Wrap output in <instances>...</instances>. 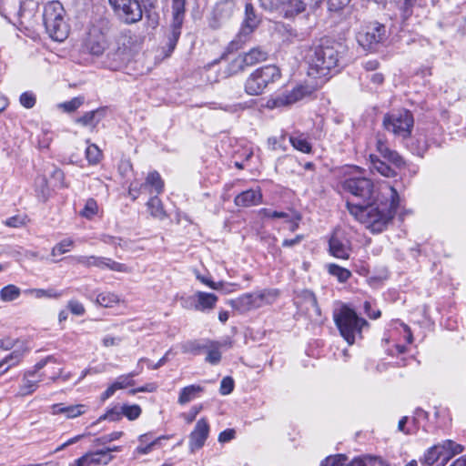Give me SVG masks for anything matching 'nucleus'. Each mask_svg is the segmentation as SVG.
Instances as JSON below:
<instances>
[{"label": "nucleus", "instance_id": "f257e3e1", "mask_svg": "<svg viewBox=\"0 0 466 466\" xmlns=\"http://www.w3.org/2000/svg\"><path fill=\"white\" fill-rule=\"evenodd\" d=\"M342 188L360 201H347L350 214L373 233L382 232L393 219L399 207L397 190L383 182L374 187L366 177H350L343 181Z\"/></svg>", "mask_w": 466, "mask_h": 466}, {"label": "nucleus", "instance_id": "f03ea898", "mask_svg": "<svg viewBox=\"0 0 466 466\" xmlns=\"http://www.w3.org/2000/svg\"><path fill=\"white\" fill-rule=\"evenodd\" d=\"M343 46L329 40H322L312 46L307 54L309 75L313 77H327L338 73L340 68Z\"/></svg>", "mask_w": 466, "mask_h": 466}, {"label": "nucleus", "instance_id": "7ed1b4c3", "mask_svg": "<svg viewBox=\"0 0 466 466\" xmlns=\"http://www.w3.org/2000/svg\"><path fill=\"white\" fill-rule=\"evenodd\" d=\"M65 9L58 1H50L44 6L43 22L49 36L58 42L65 40L69 33V26L65 20Z\"/></svg>", "mask_w": 466, "mask_h": 466}, {"label": "nucleus", "instance_id": "20e7f679", "mask_svg": "<svg viewBox=\"0 0 466 466\" xmlns=\"http://www.w3.org/2000/svg\"><path fill=\"white\" fill-rule=\"evenodd\" d=\"M335 323L349 345L354 344L358 337L361 338L362 328L368 324L364 319L358 317L354 310L346 307L335 316Z\"/></svg>", "mask_w": 466, "mask_h": 466}, {"label": "nucleus", "instance_id": "39448f33", "mask_svg": "<svg viewBox=\"0 0 466 466\" xmlns=\"http://www.w3.org/2000/svg\"><path fill=\"white\" fill-rule=\"evenodd\" d=\"M280 76V69L274 65L259 67L247 78L245 91L249 96L261 95L269 84L276 82Z\"/></svg>", "mask_w": 466, "mask_h": 466}, {"label": "nucleus", "instance_id": "423d86ee", "mask_svg": "<svg viewBox=\"0 0 466 466\" xmlns=\"http://www.w3.org/2000/svg\"><path fill=\"white\" fill-rule=\"evenodd\" d=\"M370 168L380 175L390 177L395 175L393 167H400L403 164L402 157L390 147H378L375 154H370Z\"/></svg>", "mask_w": 466, "mask_h": 466}, {"label": "nucleus", "instance_id": "0eeeda50", "mask_svg": "<svg viewBox=\"0 0 466 466\" xmlns=\"http://www.w3.org/2000/svg\"><path fill=\"white\" fill-rule=\"evenodd\" d=\"M277 296L278 292L276 290L246 293L232 300L231 305L237 310L246 312L258 309L267 304H271Z\"/></svg>", "mask_w": 466, "mask_h": 466}, {"label": "nucleus", "instance_id": "6e6552de", "mask_svg": "<svg viewBox=\"0 0 466 466\" xmlns=\"http://www.w3.org/2000/svg\"><path fill=\"white\" fill-rule=\"evenodd\" d=\"M413 123L412 114L406 109L386 115L383 120V125L388 131L402 138L410 136Z\"/></svg>", "mask_w": 466, "mask_h": 466}, {"label": "nucleus", "instance_id": "1a4fd4ad", "mask_svg": "<svg viewBox=\"0 0 466 466\" xmlns=\"http://www.w3.org/2000/svg\"><path fill=\"white\" fill-rule=\"evenodd\" d=\"M116 15L125 24L137 23L143 17L139 0H108Z\"/></svg>", "mask_w": 466, "mask_h": 466}, {"label": "nucleus", "instance_id": "9d476101", "mask_svg": "<svg viewBox=\"0 0 466 466\" xmlns=\"http://www.w3.org/2000/svg\"><path fill=\"white\" fill-rule=\"evenodd\" d=\"M385 35V27L378 23L363 26L357 34V41L365 50H374Z\"/></svg>", "mask_w": 466, "mask_h": 466}, {"label": "nucleus", "instance_id": "9b49d317", "mask_svg": "<svg viewBox=\"0 0 466 466\" xmlns=\"http://www.w3.org/2000/svg\"><path fill=\"white\" fill-rule=\"evenodd\" d=\"M267 58L268 52L266 50L261 47H254L248 52L234 58L228 66V71L231 74H237L248 66H252L257 63L265 61Z\"/></svg>", "mask_w": 466, "mask_h": 466}, {"label": "nucleus", "instance_id": "f8f14e48", "mask_svg": "<svg viewBox=\"0 0 466 466\" xmlns=\"http://www.w3.org/2000/svg\"><path fill=\"white\" fill-rule=\"evenodd\" d=\"M106 28L104 25H93L87 33L85 46L94 56H101L107 48Z\"/></svg>", "mask_w": 466, "mask_h": 466}, {"label": "nucleus", "instance_id": "ddd939ff", "mask_svg": "<svg viewBox=\"0 0 466 466\" xmlns=\"http://www.w3.org/2000/svg\"><path fill=\"white\" fill-rule=\"evenodd\" d=\"M186 0H172L173 21L168 35V46L170 51L174 50L181 34V26L185 16Z\"/></svg>", "mask_w": 466, "mask_h": 466}, {"label": "nucleus", "instance_id": "4468645a", "mask_svg": "<svg viewBox=\"0 0 466 466\" xmlns=\"http://www.w3.org/2000/svg\"><path fill=\"white\" fill-rule=\"evenodd\" d=\"M346 458L342 455L328 457L320 466H344ZM347 466H388V464L377 457H364L354 459Z\"/></svg>", "mask_w": 466, "mask_h": 466}, {"label": "nucleus", "instance_id": "2eb2a0df", "mask_svg": "<svg viewBox=\"0 0 466 466\" xmlns=\"http://www.w3.org/2000/svg\"><path fill=\"white\" fill-rule=\"evenodd\" d=\"M330 254L340 259H348L351 248L350 240L339 230L335 231L329 241Z\"/></svg>", "mask_w": 466, "mask_h": 466}, {"label": "nucleus", "instance_id": "dca6fc26", "mask_svg": "<svg viewBox=\"0 0 466 466\" xmlns=\"http://www.w3.org/2000/svg\"><path fill=\"white\" fill-rule=\"evenodd\" d=\"M209 434V424L207 419L202 418L198 420L194 430L189 435V450L191 452L201 449Z\"/></svg>", "mask_w": 466, "mask_h": 466}, {"label": "nucleus", "instance_id": "f3484780", "mask_svg": "<svg viewBox=\"0 0 466 466\" xmlns=\"http://www.w3.org/2000/svg\"><path fill=\"white\" fill-rule=\"evenodd\" d=\"M260 24V18L256 14L255 8L251 3H248L245 5V17L242 22L238 37L240 40H245L250 35L254 30Z\"/></svg>", "mask_w": 466, "mask_h": 466}, {"label": "nucleus", "instance_id": "a211bd4d", "mask_svg": "<svg viewBox=\"0 0 466 466\" xmlns=\"http://www.w3.org/2000/svg\"><path fill=\"white\" fill-rule=\"evenodd\" d=\"M310 91L307 86H298L291 91L283 93L272 99V107H280L292 105L309 95Z\"/></svg>", "mask_w": 466, "mask_h": 466}, {"label": "nucleus", "instance_id": "6ab92c4d", "mask_svg": "<svg viewBox=\"0 0 466 466\" xmlns=\"http://www.w3.org/2000/svg\"><path fill=\"white\" fill-rule=\"evenodd\" d=\"M137 376V372H129L121 375L102 393L101 400H106L112 397L117 390L126 389L135 384L134 378Z\"/></svg>", "mask_w": 466, "mask_h": 466}, {"label": "nucleus", "instance_id": "aec40b11", "mask_svg": "<svg viewBox=\"0 0 466 466\" xmlns=\"http://www.w3.org/2000/svg\"><path fill=\"white\" fill-rule=\"evenodd\" d=\"M238 207L248 208L257 206L262 202V194L259 187L245 190L236 196L234 199Z\"/></svg>", "mask_w": 466, "mask_h": 466}, {"label": "nucleus", "instance_id": "412c9836", "mask_svg": "<svg viewBox=\"0 0 466 466\" xmlns=\"http://www.w3.org/2000/svg\"><path fill=\"white\" fill-rule=\"evenodd\" d=\"M218 299V296L213 293L198 291L194 295V309L202 312L210 311L216 307Z\"/></svg>", "mask_w": 466, "mask_h": 466}, {"label": "nucleus", "instance_id": "4be33fe9", "mask_svg": "<svg viewBox=\"0 0 466 466\" xmlns=\"http://www.w3.org/2000/svg\"><path fill=\"white\" fill-rule=\"evenodd\" d=\"M287 139H289V142L291 144V146H310V142L308 141V137L302 133H294L289 137L287 134L280 133L279 135L270 137L268 142L272 146L277 144L282 145L286 143Z\"/></svg>", "mask_w": 466, "mask_h": 466}, {"label": "nucleus", "instance_id": "5701e85b", "mask_svg": "<svg viewBox=\"0 0 466 466\" xmlns=\"http://www.w3.org/2000/svg\"><path fill=\"white\" fill-rule=\"evenodd\" d=\"M106 107H99L96 110L86 112L82 116L76 118V123L94 129L105 117Z\"/></svg>", "mask_w": 466, "mask_h": 466}, {"label": "nucleus", "instance_id": "b1692460", "mask_svg": "<svg viewBox=\"0 0 466 466\" xmlns=\"http://www.w3.org/2000/svg\"><path fill=\"white\" fill-rule=\"evenodd\" d=\"M141 188L145 189V193L147 194H161L164 189V181L162 180L160 175L157 171H152L148 173L146 177L145 183L141 184Z\"/></svg>", "mask_w": 466, "mask_h": 466}, {"label": "nucleus", "instance_id": "393cba45", "mask_svg": "<svg viewBox=\"0 0 466 466\" xmlns=\"http://www.w3.org/2000/svg\"><path fill=\"white\" fill-rule=\"evenodd\" d=\"M205 390L204 387L198 384H191L182 388L179 391L177 403L186 405L187 403L198 398Z\"/></svg>", "mask_w": 466, "mask_h": 466}, {"label": "nucleus", "instance_id": "a878e982", "mask_svg": "<svg viewBox=\"0 0 466 466\" xmlns=\"http://www.w3.org/2000/svg\"><path fill=\"white\" fill-rule=\"evenodd\" d=\"M52 413L65 414L67 419L76 418L86 412V406L83 404L63 406L62 404H54L51 406Z\"/></svg>", "mask_w": 466, "mask_h": 466}, {"label": "nucleus", "instance_id": "bb28decb", "mask_svg": "<svg viewBox=\"0 0 466 466\" xmlns=\"http://www.w3.org/2000/svg\"><path fill=\"white\" fill-rule=\"evenodd\" d=\"M281 5L279 15L291 18L305 11L306 7L301 0H285Z\"/></svg>", "mask_w": 466, "mask_h": 466}, {"label": "nucleus", "instance_id": "cd10ccee", "mask_svg": "<svg viewBox=\"0 0 466 466\" xmlns=\"http://www.w3.org/2000/svg\"><path fill=\"white\" fill-rule=\"evenodd\" d=\"M88 466L106 465L113 460V455L108 454L107 451L99 450L94 452L84 454Z\"/></svg>", "mask_w": 466, "mask_h": 466}, {"label": "nucleus", "instance_id": "c85d7f7f", "mask_svg": "<svg viewBox=\"0 0 466 466\" xmlns=\"http://www.w3.org/2000/svg\"><path fill=\"white\" fill-rule=\"evenodd\" d=\"M24 357L23 350H15L0 360V375L5 374L10 368L16 366Z\"/></svg>", "mask_w": 466, "mask_h": 466}, {"label": "nucleus", "instance_id": "c756f323", "mask_svg": "<svg viewBox=\"0 0 466 466\" xmlns=\"http://www.w3.org/2000/svg\"><path fill=\"white\" fill-rule=\"evenodd\" d=\"M204 350L207 352L206 361L211 365H217L221 360L220 343L207 340Z\"/></svg>", "mask_w": 466, "mask_h": 466}, {"label": "nucleus", "instance_id": "7c9ffc66", "mask_svg": "<svg viewBox=\"0 0 466 466\" xmlns=\"http://www.w3.org/2000/svg\"><path fill=\"white\" fill-rule=\"evenodd\" d=\"M147 208L154 218L163 220L167 218V213L163 208L162 202L157 196L150 198L147 203Z\"/></svg>", "mask_w": 466, "mask_h": 466}, {"label": "nucleus", "instance_id": "2f4dec72", "mask_svg": "<svg viewBox=\"0 0 466 466\" xmlns=\"http://www.w3.org/2000/svg\"><path fill=\"white\" fill-rule=\"evenodd\" d=\"M35 371H26L24 375L23 385L20 387V394L23 396L33 393L39 381L42 380L41 376L36 380H31L30 377H35Z\"/></svg>", "mask_w": 466, "mask_h": 466}, {"label": "nucleus", "instance_id": "473e14b6", "mask_svg": "<svg viewBox=\"0 0 466 466\" xmlns=\"http://www.w3.org/2000/svg\"><path fill=\"white\" fill-rule=\"evenodd\" d=\"M103 258L104 257H97V256H76L72 257L71 260L74 264H80L86 268H91L96 267L100 269H102V263H103Z\"/></svg>", "mask_w": 466, "mask_h": 466}, {"label": "nucleus", "instance_id": "72a5a7b5", "mask_svg": "<svg viewBox=\"0 0 466 466\" xmlns=\"http://www.w3.org/2000/svg\"><path fill=\"white\" fill-rule=\"evenodd\" d=\"M441 446L443 451V461H447L450 457L460 454L463 451V446L451 440L442 441Z\"/></svg>", "mask_w": 466, "mask_h": 466}, {"label": "nucleus", "instance_id": "f704fd0d", "mask_svg": "<svg viewBox=\"0 0 466 466\" xmlns=\"http://www.w3.org/2000/svg\"><path fill=\"white\" fill-rule=\"evenodd\" d=\"M441 457H443V451L441 444L434 445L425 452L421 462L425 466L433 465Z\"/></svg>", "mask_w": 466, "mask_h": 466}, {"label": "nucleus", "instance_id": "c9c22d12", "mask_svg": "<svg viewBox=\"0 0 466 466\" xmlns=\"http://www.w3.org/2000/svg\"><path fill=\"white\" fill-rule=\"evenodd\" d=\"M27 294L35 297V299H59L63 296V291L56 290L55 289H30L25 291Z\"/></svg>", "mask_w": 466, "mask_h": 466}, {"label": "nucleus", "instance_id": "e433bc0d", "mask_svg": "<svg viewBox=\"0 0 466 466\" xmlns=\"http://www.w3.org/2000/svg\"><path fill=\"white\" fill-rule=\"evenodd\" d=\"M21 295V289L13 284L5 286L0 290V299L4 302H11L17 299Z\"/></svg>", "mask_w": 466, "mask_h": 466}, {"label": "nucleus", "instance_id": "4c0bfd02", "mask_svg": "<svg viewBox=\"0 0 466 466\" xmlns=\"http://www.w3.org/2000/svg\"><path fill=\"white\" fill-rule=\"evenodd\" d=\"M96 302L104 308H111L119 302V297L110 291H104L97 295Z\"/></svg>", "mask_w": 466, "mask_h": 466}, {"label": "nucleus", "instance_id": "58836bf2", "mask_svg": "<svg viewBox=\"0 0 466 466\" xmlns=\"http://www.w3.org/2000/svg\"><path fill=\"white\" fill-rule=\"evenodd\" d=\"M109 269L116 272L130 273L132 268L124 263L116 262L109 258H103L102 269Z\"/></svg>", "mask_w": 466, "mask_h": 466}, {"label": "nucleus", "instance_id": "ea45409f", "mask_svg": "<svg viewBox=\"0 0 466 466\" xmlns=\"http://www.w3.org/2000/svg\"><path fill=\"white\" fill-rule=\"evenodd\" d=\"M35 185L37 198L42 201H46L49 197V187L46 177H37L35 178Z\"/></svg>", "mask_w": 466, "mask_h": 466}, {"label": "nucleus", "instance_id": "a19ab883", "mask_svg": "<svg viewBox=\"0 0 466 466\" xmlns=\"http://www.w3.org/2000/svg\"><path fill=\"white\" fill-rule=\"evenodd\" d=\"M328 271L341 283L346 282L351 277V272L349 269L337 264H329L328 266Z\"/></svg>", "mask_w": 466, "mask_h": 466}, {"label": "nucleus", "instance_id": "79ce46f5", "mask_svg": "<svg viewBox=\"0 0 466 466\" xmlns=\"http://www.w3.org/2000/svg\"><path fill=\"white\" fill-rule=\"evenodd\" d=\"M98 213V205L94 198H88L86 201L84 208L80 211V216L86 218L92 219Z\"/></svg>", "mask_w": 466, "mask_h": 466}, {"label": "nucleus", "instance_id": "37998d69", "mask_svg": "<svg viewBox=\"0 0 466 466\" xmlns=\"http://www.w3.org/2000/svg\"><path fill=\"white\" fill-rule=\"evenodd\" d=\"M206 346V341L201 343L198 340H189L181 345L182 352L184 353H192V354H199Z\"/></svg>", "mask_w": 466, "mask_h": 466}, {"label": "nucleus", "instance_id": "c03bdc74", "mask_svg": "<svg viewBox=\"0 0 466 466\" xmlns=\"http://www.w3.org/2000/svg\"><path fill=\"white\" fill-rule=\"evenodd\" d=\"M74 246V241L71 238H65L57 243L51 251V255L56 257L57 255H62L70 250V248Z\"/></svg>", "mask_w": 466, "mask_h": 466}, {"label": "nucleus", "instance_id": "a18cd8bd", "mask_svg": "<svg viewBox=\"0 0 466 466\" xmlns=\"http://www.w3.org/2000/svg\"><path fill=\"white\" fill-rule=\"evenodd\" d=\"M51 183L55 187H67L68 185L65 182V175L62 170L57 167H53L51 172Z\"/></svg>", "mask_w": 466, "mask_h": 466}, {"label": "nucleus", "instance_id": "49530a36", "mask_svg": "<svg viewBox=\"0 0 466 466\" xmlns=\"http://www.w3.org/2000/svg\"><path fill=\"white\" fill-rule=\"evenodd\" d=\"M89 164H96L102 157L100 147H82Z\"/></svg>", "mask_w": 466, "mask_h": 466}, {"label": "nucleus", "instance_id": "de8ad7c7", "mask_svg": "<svg viewBox=\"0 0 466 466\" xmlns=\"http://www.w3.org/2000/svg\"><path fill=\"white\" fill-rule=\"evenodd\" d=\"M122 412L123 416H126L128 420H134L137 419L142 410L139 405L133 404V405H123L122 406Z\"/></svg>", "mask_w": 466, "mask_h": 466}, {"label": "nucleus", "instance_id": "09e8293b", "mask_svg": "<svg viewBox=\"0 0 466 466\" xmlns=\"http://www.w3.org/2000/svg\"><path fill=\"white\" fill-rule=\"evenodd\" d=\"M123 416L122 412V407H114L110 410H108L104 415L100 416L98 419V421L107 420L110 421H116L119 420Z\"/></svg>", "mask_w": 466, "mask_h": 466}, {"label": "nucleus", "instance_id": "8fccbe9b", "mask_svg": "<svg viewBox=\"0 0 466 466\" xmlns=\"http://www.w3.org/2000/svg\"><path fill=\"white\" fill-rule=\"evenodd\" d=\"M84 99L82 97H74L69 101L64 102L59 105V107L63 108L65 112H74L82 106Z\"/></svg>", "mask_w": 466, "mask_h": 466}, {"label": "nucleus", "instance_id": "3c124183", "mask_svg": "<svg viewBox=\"0 0 466 466\" xmlns=\"http://www.w3.org/2000/svg\"><path fill=\"white\" fill-rule=\"evenodd\" d=\"M232 13L233 5L231 3L226 2L217 5L216 15H218L220 18L230 17Z\"/></svg>", "mask_w": 466, "mask_h": 466}, {"label": "nucleus", "instance_id": "603ef678", "mask_svg": "<svg viewBox=\"0 0 466 466\" xmlns=\"http://www.w3.org/2000/svg\"><path fill=\"white\" fill-rule=\"evenodd\" d=\"M234 390V380L231 377H225L220 382L219 392L221 395H228Z\"/></svg>", "mask_w": 466, "mask_h": 466}, {"label": "nucleus", "instance_id": "864d4df0", "mask_svg": "<svg viewBox=\"0 0 466 466\" xmlns=\"http://www.w3.org/2000/svg\"><path fill=\"white\" fill-rule=\"evenodd\" d=\"M67 308L72 314L76 316H83L86 312L84 305L76 299L69 300Z\"/></svg>", "mask_w": 466, "mask_h": 466}, {"label": "nucleus", "instance_id": "5fc2aeb1", "mask_svg": "<svg viewBox=\"0 0 466 466\" xmlns=\"http://www.w3.org/2000/svg\"><path fill=\"white\" fill-rule=\"evenodd\" d=\"M196 278L204 285L208 286V288L212 289H215V290H219L222 289L223 287V282L222 281H219V282H214L213 280H211L209 278H207L205 276H202L200 275L198 272L196 273Z\"/></svg>", "mask_w": 466, "mask_h": 466}, {"label": "nucleus", "instance_id": "6e6d98bb", "mask_svg": "<svg viewBox=\"0 0 466 466\" xmlns=\"http://www.w3.org/2000/svg\"><path fill=\"white\" fill-rule=\"evenodd\" d=\"M142 193H145V189L141 188V184L137 181L130 183L128 187V196L133 201H135Z\"/></svg>", "mask_w": 466, "mask_h": 466}, {"label": "nucleus", "instance_id": "4d7b16f0", "mask_svg": "<svg viewBox=\"0 0 466 466\" xmlns=\"http://www.w3.org/2000/svg\"><path fill=\"white\" fill-rule=\"evenodd\" d=\"M20 103L25 108H32L35 104V96L30 92H25L20 96Z\"/></svg>", "mask_w": 466, "mask_h": 466}, {"label": "nucleus", "instance_id": "13d9d810", "mask_svg": "<svg viewBox=\"0 0 466 466\" xmlns=\"http://www.w3.org/2000/svg\"><path fill=\"white\" fill-rule=\"evenodd\" d=\"M301 219L299 214L293 212L291 215L289 214V218H285L286 223L288 224V228L291 232L296 231L299 228V222Z\"/></svg>", "mask_w": 466, "mask_h": 466}, {"label": "nucleus", "instance_id": "bf43d9fd", "mask_svg": "<svg viewBox=\"0 0 466 466\" xmlns=\"http://www.w3.org/2000/svg\"><path fill=\"white\" fill-rule=\"evenodd\" d=\"M202 410V406H193L191 407V409L189 410L188 412H185V413H182L181 414V417L185 420V421L187 423H191L193 420H195L197 415L200 412V410Z\"/></svg>", "mask_w": 466, "mask_h": 466}, {"label": "nucleus", "instance_id": "052dcab7", "mask_svg": "<svg viewBox=\"0 0 466 466\" xmlns=\"http://www.w3.org/2000/svg\"><path fill=\"white\" fill-rule=\"evenodd\" d=\"M351 0H328L329 9L330 11H340L347 7Z\"/></svg>", "mask_w": 466, "mask_h": 466}, {"label": "nucleus", "instance_id": "680f3d73", "mask_svg": "<svg viewBox=\"0 0 466 466\" xmlns=\"http://www.w3.org/2000/svg\"><path fill=\"white\" fill-rule=\"evenodd\" d=\"M123 435L122 431H113L109 434L104 435L98 439H96V442L99 444H106L120 439Z\"/></svg>", "mask_w": 466, "mask_h": 466}, {"label": "nucleus", "instance_id": "e2e57ef3", "mask_svg": "<svg viewBox=\"0 0 466 466\" xmlns=\"http://www.w3.org/2000/svg\"><path fill=\"white\" fill-rule=\"evenodd\" d=\"M25 218L19 216H14L7 218L5 224L11 228H19L25 225Z\"/></svg>", "mask_w": 466, "mask_h": 466}, {"label": "nucleus", "instance_id": "0e129e2a", "mask_svg": "<svg viewBox=\"0 0 466 466\" xmlns=\"http://www.w3.org/2000/svg\"><path fill=\"white\" fill-rule=\"evenodd\" d=\"M305 299H307L308 303L314 309L317 315L320 314V309L317 303V299L315 295L312 292L306 291L305 292Z\"/></svg>", "mask_w": 466, "mask_h": 466}, {"label": "nucleus", "instance_id": "69168bd1", "mask_svg": "<svg viewBox=\"0 0 466 466\" xmlns=\"http://www.w3.org/2000/svg\"><path fill=\"white\" fill-rule=\"evenodd\" d=\"M235 438V431L228 429L223 431L218 435V441L221 443L228 442Z\"/></svg>", "mask_w": 466, "mask_h": 466}, {"label": "nucleus", "instance_id": "338daca9", "mask_svg": "<svg viewBox=\"0 0 466 466\" xmlns=\"http://www.w3.org/2000/svg\"><path fill=\"white\" fill-rule=\"evenodd\" d=\"M169 353H170V350H168L161 359L157 360V363H155V364L150 362V365H148V369L157 370L160 367L164 366L167 362V360H168Z\"/></svg>", "mask_w": 466, "mask_h": 466}, {"label": "nucleus", "instance_id": "774afa93", "mask_svg": "<svg viewBox=\"0 0 466 466\" xmlns=\"http://www.w3.org/2000/svg\"><path fill=\"white\" fill-rule=\"evenodd\" d=\"M303 238L304 237L302 235H297L294 238L284 239L282 242V246L286 248L293 247L295 245L299 244Z\"/></svg>", "mask_w": 466, "mask_h": 466}]
</instances>
